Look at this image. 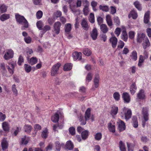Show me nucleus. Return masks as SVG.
<instances>
[{
  "label": "nucleus",
  "instance_id": "obj_1",
  "mask_svg": "<svg viewBox=\"0 0 151 151\" xmlns=\"http://www.w3.org/2000/svg\"><path fill=\"white\" fill-rule=\"evenodd\" d=\"M137 41L138 42L140 43L143 41L142 46L143 48L145 50L147 47L150 45V43L148 37L146 36L143 33L142 34H138Z\"/></svg>",
  "mask_w": 151,
  "mask_h": 151
},
{
  "label": "nucleus",
  "instance_id": "obj_2",
  "mask_svg": "<svg viewBox=\"0 0 151 151\" xmlns=\"http://www.w3.org/2000/svg\"><path fill=\"white\" fill-rule=\"evenodd\" d=\"M148 109L147 107H143L142 110V114L144 120L142 121V126L143 127H145L146 122L148 120L149 114Z\"/></svg>",
  "mask_w": 151,
  "mask_h": 151
},
{
  "label": "nucleus",
  "instance_id": "obj_3",
  "mask_svg": "<svg viewBox=\"0 0 151 151\" xmlns=\"http://www.w3.org/2000/svg\"><path fill=\"white\" fill-rule=\"evenodd\" d=\"M123 110L124 111V115L122 112H121V116L122 119L124 118L126 121H128L130 119L132 116V111L130 109H127L126 107H124L123 109Z\"/></svg>",
  "mask_w": 151,
  "mask_h": 151
},
{
  "label": "nucleus",
  "instance_id": "obj_4",
  "mask_svg": "<svg viewBox=\"0 0 151 151\" xmlns=\"http://www.w3.org/2000/svg\"><path fill=\"white\" fill-rule=\"evenodd\" d=\"M3 58L5 60H7L12 58L14 56V52L10 49H7L4 51Z\"/></svg>",
  "mask_w": 151,
  "mask_h": 151
},
{
  "label": "nucleus",
  "instance_id": "obj_5",
  "mask_svg": "<svg viewBox=\"0 0 151 151\" xmlns=\"http://www.w3.org/2000/svg\"><path fill=\"white\" fill-rule=\"evenodd\" d=\"M61 65L60 63H58L53 66L51 70V75L52 76H54L58 74V72Z\"/></svg>",
  "mask_w": 151,
  "mask_h": 151
},
{
  "label": "nucleus",
  "instance_id": "obj_6",
  "mask_svg": "<svg viewBox=\"0 0 151 151\" xmlns=\"http://www.w3.org/2000/svg\"><path fill=\"white\" fill-rule=\"evenodd\" d=\"M19 24H21L23 25V27L22 28H27L28 27L29 24L27 20L23 16L19 15Z\"/></svg>",
  "mask_w": 151,
  "mask_h": 151
},
{
  "label": "nucleus",
  "instance_id": "obj_7",
  "mask_svg": "<svg viewBox=\"0 0 151 151\" xmlns=\"http://www.w3.org/2000/svg\"><path fill=\"white\" fill-rule=\"evenodd\" d=\"M150 19V12L147 11L145 13L144 17V22L145 24H147L148 27L151 26V23L149 22Z\"/></svg>",
  "mask_w": 151,
  "mask_h": 151
},
{
  "label": "nucleus",
  "instance_id": "obj_8",
  "mask_svg": "<svg viewBox=\"0 0 151 151\" xmlns=\"http://www.w3.org/2000/svg\"><path fill=\"white\" fill-rule=\"evenodd\" d=\"M61 24L59 22H55L53 25V32L56 34H58L60 31V28Z\"/></svg>",
  "mask_w": 151,
  "mask_h": 151
},
{
  "label": "nucleus",
  "instance_id": "obj_9",
  "mask_svg": "<svg viewBox=\"0 0 151 151\" xmlns=\"http://www.w3.org/2000/svg\"><path fill=\"white\" fill-rule=\"evenodd\" d=\"M82 54L81 52H78L75 51L73 53V57L74 60H80L82 59Z\"/></svg>",
  "mask_w": 151,
  "mask_h": 151
},
{
  "label": "nucleus",
  "instance_id": "obj_10",
  "mask_svg": "<svg viewBox=\"0 0 151 151\" xmlns=\"http://www.w3.org/2000/svg\"><path fill=\"white\" fill-rule=\"evenodd\" d=\"M117 123L118 124L119 129L120 132L123 131L125 129V126L124 122L119 119L118 120Z\"/></svg>",
  "mask_w": 151,
  "mask_h": 151
},
{
  "label": "nucleus",
  "instance_id": "obj_11",
  "mask_svg": "<svg viewBox=\"0 0 151 151\" xmlns=\"http://www.w3.org/2000/svg\"><path fill=\"white\" fill-rule=\"evenodd\" d=\"M81 24L82 28L85 30L87 31L88 29L89 26L87 22L85 19H83L82 20Z\"/></svg>",
  "mask_w": 151,
  "mask_h": 151
},
{
  "label": "nucleus",
  "instance_id": "obj_12",
  "mask_svg": "<svg viewBox=\"0 0 151 151\" xmlns=\"http://www.w3.org/2000/svg\"><path fill=\"white\" fill-rule=\"evenodd\" d=\"M122 98L124 102L128 103L130 102V96L128 93L127 92L124 93L122 94Z\"/></svg>",
  "mask_w": 151,
  "mask_h": 151
},
{
  "label": "nucleus",
  "instance_id": "obj_13",
  "mask_svg": "<svg viewBox=\"0 0 151 151\" xmlns=\"http://www.w3.org/2000/svg\"><path fill=\"white\" fill-rule=\"evenodd\" d=\"M110 42L111 43L112 46L113 48H115L116 47L117 39L115 37H111L109 39Z\"/></svg>",
  "mask_w": 151,
  "mask_h": 151
},
{
  "label": "nucleus",
  "instance_id": "obj_14",
  "mask_svg": "<svg viewBox=\"0 0 151 151\" xmlns=\"http://www.w3.org/2000/svg\"><path fill=\"white\" fill-rule=\"evenodd\" d=\"M106 21L108 25L111 28L112 27L113 22L110 15H108L106 17Z\"/></svg>",
  "mask_w": 151,
  "mask_h": 151
},
{
  "label": "nucleus",
  "instance_id": "obj_15",
  "mask_svg": "<svg viewBox=\"0 0 151 151\" xmlns=\"http://www.w3.org/2000/svg\"><path fill=\"white\" fill-rule=\"evenodd\" d=\"M100 29L104 33H106L108 30L109 29L107 25L105 24H102L100 25Z\"/></svg>",
  "mask_w": 151,
  "mask_h": 151
},
{
  "label": "nucleus",
  "instance_id": "obj_16",
  "mask_svg": "<svg viewBox=\"0 0 151 151\" xmlns=\"http://www.w3.org/2000/svg\"><path fill=\"white\" fill-rule=\"evenodd\" d=\"M98 34L96 29V28H94L91 34V36L93 40H95L96 39Z\"/></svg>",
  "mask_w": 151,
  "mask_h": 151
},
{
  "label": "nucleus",
  "instance_id": "obj_17",
  "mask_svg": "<svg viewBox=\"0 0 151 151\" xmlns=\"http://www.w3.org/2000/svg\"><path fill=\"white\" fill-rule=\"evenodd\" d=\"M118 110L117 107L115 106H112L110 111V114L112 116H114L117 113Z\"/></svg>",
  "mask_w": 151,
  "mask_h": 151
},
{
  "label": "nucleus",
  "instance_id": "obj_18",
  "mask_svg": "<svg viewBox=\"0 0 151 151\" xmlns=\"http://www.w3.org/2000/svg\"><path fill=\"white\" fill-rule=\"evenodd\" d=\"M137 97L139 99H145V96L144 90H141L137 95Z\"/></svg>",
  "mask_w": 151,
  "mask_h": 151
},
{
  "label": "nucleus",
  "instance_id": "obj_19",
  "mask_svg": "<svg viewBox=\"0 0 151 151\" xmlns=\"http://www.w3.org/2000/svg\"><path fill=\"white\" fill-rule=\"evenodd\" d=\"M30 140V138L26 136H24L22 138L21 143L22 144L26 145Z\"/></svg>",
  "mask_w": 151,
  "mask_h": 151
},
{
  "label": "nucleus",
  "instance_id": "obj_20",
  "mask_svg": "<svg viewBox=\"0 0 151 151\" xmlns=\"http://www.w3.org/2000/svg\"><path fill=\"white\" fill-rule=\"evenodd\" d=\"M137 89V87L135 83H133L131 86L130 88V91L131 93L133 95L135 92V91Z\"/></svg>",
  "mask_w": 151,
  "mask_h": 151
},
{
  "label": "nucleus",
  "instance_id": "obj_21",
  "mask_svg": "<svg viewBox=\"0 0 151 151\" xmlns=\"http://www.w3.org/2000/svg\"><path fill=\"white\" fill-rule=\"evenodd\" d=\"M91 117V109L88 108L86 110L85 114V119L88 121L90 119Z\"/></svg>",
  "mask_w": 151,
  "mask_h": 151
},
{
  "label": "nucleus",
  "instance_id": "obj_22",
  "mask_svg": "<svg viewBox=\"0 0 151 151\" xmlns=\"http://www.w3.org/2000/svg\"><path fill=\"white\" fill-rule=\"evenodd\" d=\"M99 75H96L95 76V78L94 79V86L96 88H97L99 86Z\"/></svg>",
  "mask_w": 151,
  "mask_h": 151
},
{
  "label": "nucleus",
  "instance_id": "obj_23",
  "mask_svg": "<svg viewBox=\"0 0 151 151\" xmlns=\"http://www.w3.org/2000/svg\"><path fill=\"white\" fill-rule=\"evenodd\" d=\"M10 18V15L9 14H4L0 17V20L2 21H5Z\"/></svg>",
  "mask_w": 151,
  "mask_h": 151
},
{
  "label": "nucleus",
  "instance_id": "obj_24",
  "mask_svg": "<svg viewBox=\"0 0 151 151\" xmlns=\"http://www.w3.org/2000/svg\"><path fill=\"white\" fill-rule=\"evenodd\" d=\"M24 131L27 133H30L32 129V127L28 124H26L24 127Z\"/></svg>",
  "mask_w": 151,
  "mask_h": 151
},
{
  "label": "nucleus",
  "instance_id": "obj_25",
  "mask_svg": "<svg viewBox=\"0 0 151 151\" xmlns=\"http://www.w3.org/2000/svg\"><path fill=\"white\" fill-rule=\"evenodd\" d=\"M128 36L127 33L125 30H123L122 32L121 38L124 41H127L128 39Z\"/></svg>",
  "mask_w": 151,
  "mask_h": 151
},
{
  "label": "nucleus",
  "instance_id": "obj_26",
  "mask_svg": "<svg viewBox=\"0 0 151 151\" xmlns=\"http://www.w3.org/2000/svg\"><path fill=\"white\" fill-rule=\"evenodd\" d=\"M66 148L69 150H71L73 147V145L70 141H68L66 142Z\"/></svg>",
  "mask_w": 151,
  "mask_h": 151
},
{
  "label": "nucleus",
  "instance_id": "obj_27",
  "mask_svg": "<svg viewBox=\"0 0 151 151\" xmlns=\"http://www.w3.org/2000/svg\"><path fill=\"white\" fill-rule=\"evenodd\" d=\"M88 135V132L87 130H85L83 131L81 133L82 138L83 139L85 140L86 139Z\"/></svg>",
  "mask_w": 151,
  "mask_h": 151
},
{
  "label": "nucleus",
  "instance_id": "obj_28",
  "mask_svg": "<svg viewBox=\"0 0 151 151\" xmlns=\"http://www.w3.org/2000/svg\"><path fill=\"white\" fill-rule=\"evenodd\" d=\"M1 146L2 149L3 150L7 149L8 147V144L7 142L5 139H4L1 142Z\"/></svg>",
  "mask_w": 151,
  "mask_h": 151
},
{
  "label": "nucleus",
  "instance_id": "obj_29",
  "mask_svg": "<svg viewBox=\"0 0 151 151\" xmlns=\"http://www.w3.org/2000/svg\"><path fill=\"white\" fill-rule=\"evenodd\" d=\"M59 119V116L58 114L56 113L55 115L51 117V120L54 122H58Z\"/></svg>",
  "mask_w": 151,
  "mask_h": 151
},
{
  "label": "nucleus",
  "instance_id": "obj_30",
  "mask_svg": "<svg viewBox=\"0 0 151 151\" xmlns=\"http://www.w3.org/2000/svg\"><path fill=\"white\" fill-rule=\"evenodd\" d=\"M2 127L3 129L5 131H8L9 130L8 124L6 122H3L2 124Z\"/></svg>",
  "mask_w": 151,
  "mask_h": 151
},
{
  "label": "nucleus",
  "instance_id": "obj_31",
  "mask_svg": "<svg viewBox=\"0 0 151 151\" xmlns=\"http://www.w3.org/2000/svg\"><path fill=\"white\" fill-rule=\"evenodd\" d=\"M108 127L110 132L113 133L115 132V126L114 125H112L111 123H109L108 124Z\"/></svg>",
  "mask_w": 151,
  "mask_h": 151
},
{
  "label": "nucleus",
  "instance_id": "obj_32",
  "mask_svg": "<svg viewBox=\"0 0 151 151\" xmlns=\"http://www.w3.org/2000/svg\"><path fill=\"white\" fill-rule=\"evenodd\" d=\"M143 57L142 55H140L139 57L138 63V66L139 67H141L143 65L144 60Z\"/></svg>",
  "mask_w": 151,
  "mask_h": 151
},
{
  "label": "nucleus",
  "instance_id": "obj_33",
  "mask_svg": "<svg viewBox=\"0 0 151 151\" xmlns=\"http://www.w3.org/2000/svg\"><path fill=\"white\" fill-rule=\"evenodd\" d=\"M83 53L84 55L88 56L91 54V52L88 48H86L83 49Z\"/></svg>",
  "mask_w": 151,
  "mask_h": 151
},
{
  "label": "nucleus",
  "instance_id": "obj_34",
  "mask_svg": "<svg viewBox=\"0 0 151 151\" xmlns=\"http://www.w3.org/2000/svg\"><path fill=\"white\" fill-rule=\"evenodd\" d=\"M132 121L134 127L137 128L138 126V123L137 117L135 116H133L132 119Z\"/></svg>",
  "mask_w": 151,
  "mask_h": 151
},
{
  "label": "nucleus",
  "instance_id": "obj_35",
  "mask_svg": "<svg viewBox=\"0 0 151 151\" xmlns=\"http://www.w3.org/2000/svg\"><path fill=\"white\" fill-rule=\"evenodd\" d=\"M51 27L50 26L48 25H46L43 28H42V35L41 37H42V34H44L46 31H49Z\"/></svg>",
  "mask_w": 151,
  "mask_h": 151
},
{
  "label": "nucleus",
  "instance_id": "obj_36",
  "mask_svg": "<svg viewBox=\"0 0 151 151\" xmlns=\"http://www.w3.org/2000/svg\"><path fill=\"white\" fill-rule=\"evenodd\" d=\"M72 67V65L71 63H67L65 65L63 69L65 71H68L71 70Z\"/></svg>",
  "mask_w": 151,
  "mask_h": 151
},
{
  "label": "nucleus",
  "instance_id": "obj_37",
  "mask_svg": "<svg viewBox=\"0 0 151 151\" xmlns=\"http://www.w3.org/2000/svg\"><path fill=\"white\" fill-rule=\"evenodd\" d=\"M63 143L60 144L58 141H57L55 142V145L56 148L55 151H60V147L61 145H63Z\"/></svg>",
  "mask_w": 151,
  "mask_h": 151
},
{
  "label": "nucleus",
  "instance_id": "obj_38",
  "mask_svg": "<svg viewBox=\"0 0 151 151\" xmlns=\"http://www.w3.org/2000/svg\"><path fill=\"white\" fill-rule=\"evenodd\" d=\"M14 67V64H11L10 66H7L10 75L13 74V69Z\"/></svg>",
  "mask_w": 151,
  "mask_h": 151
},
{
  "label": "nucleus",
  "instance_id": "obj_39",
  "mask_svg": "<svg viewBox=\"0 0 151 151\" xmlns=\"http://www.w3.org/2000/svg\"><path fill=\"white\" fill-rule=\"evenodd\" d=\"M0 68L4 75L6 76V70L5 67L4 63H3L0 64Z\"/></svg>",
  "mask_w": 151,
  "mask_h": 151
},
{
  "label": "nucleus",
  "instance_id": "obj_40",
  "mask_svg": "<svg viewBox=\"0 0 151 151\" xmlns=\"http://www.w3.org/2000/svg\"><path fill=\"white\" fill-rule=\"evenodd\" d=\"M37 60L36 57H33L31 58L29 61V63L31 65H33L37 63Z\"/></svg>",
  "mask_w": 151,
  "mask_h": 151
},
{
  "label": "nucleus",
  "instance_id": "obj_41",
  "mask_svg": "<svg viewBox=\"0 0 151 151\" xmlns=\"http://www.w3.org/2000/svg\"><path fill=\"white\" fill-rule=\"evenodd\" d=\"M24 67L25 71L27 73H29L31 70V67L27 64H25Z\"/></svg>",
  "mask_w": 151,
  "mask_h": 151
},
{
  "label": "nucleus",
  "instance_id": "obj_42",
  "mask_svg": "<svg viewBox=\"0 0 151 151\" xmlns=\"http://www.w3.org/2000/svg\"><path fill=\"white\" fill-rule=\"evenodd\" d=\"M7 7L4 4H2L0 6V12L2 13L5 12L7 10Z\"/></svg>",
  "mask_w": 151,
  "mask_h": 151
},
{
  "label": "nucleus",
  "instance_id": "obj_43",
  "mask_svg": "<svg viewBox=\"0 0 151 151\" xmlns=\"http://www.w3.org/2000/svg\"><path fill=\"white\" fill-rule=\"evenodd\" d=\"M71 29V26L70 24L68 23L66 24L65 27V32H70Z\"/></svg>",
  "mask_w": 151,
  "mask_h": 151
},
{
  "label": "nucleus",
  "instance_id": "obj_44",
  "mask_svg": "<svg viewBox=\"0 0 151 151\" xmlns=\"http://www.w3.org/2000/svg\"><path fill=\"white\" fill-rule=\"evenodd\" d=\"M119 144L120 150L121 151H126L124 144L122 141L119 142Z\"/></svg>",
  "mask_w": 151,
  "mask_h": 151
},
{
  "label": "nucleus",
  "instance_id": "obj_45",
  "mask_svg": "<svg viewBox=\"0 0 151 151\" xmlns=\"http://www.w3.org/2000/svg\"><path fill=\"white\" fill-rule=\"evenodd\" d=\"M130 15L132 17V18L134 19H136L137 17V13L134 11H132L131 12L130 15L129 14L128 15L129 18H130Z\"/></svg>",
  "mask_w": 151,
  "mask_h": 151
},
{
  "label": "nucleus",
  "instance_id": "obj_46",
  "mask_svg": "<svg viewBox=\"0 0 151 151\" xmlns=\"http://www.w3.org/2000/svg\"><path fill=\"white\" fill-rule=\"evenodd\" d=\"M36 25L37 27L40 30H41L42 29V27L43 26V23L41 21H38Z\"/></svg>",
  "mask_w": 151,
  "mask_h": 151
},
{
  "label": "nucleus",
  "instance_id": "obj_47",
  "mask_svg": "<svg viewBox=\"0 0 151 151\" xmlns=\"http://www.w3.org/2000/svg\"><path fill=\"white\" fill-rule=\"evenodd\" d=\"M88 20L89 21L92 23H93L95 22L94 16L93 13H90Z\"/></svg>",
  "mask_w": 151,
  "mask_h": 151
},
{
  "label": "nucleus",
  "instance_id": "obj_48",
  "mask_svg": "<svg viewBox=\"0 0 151 151\" xmlns=\"http://www.w3.org/2000/svg\"><path fill=\"white\" fill-rule=\"evenodd\" d=\"M113 97L116 101H118L120 99V95L119 93L115 92L113 94Z\"/></svg>",
  "mask_w": 151,
  "mask_h": 151
},
{
  "label": "nucleus",
  "instance_id": "obj_49",
  "mask_svg": "<svg viewBox=\"0 0 151 151\" xmlns=\"http://www.w3.org/2000/svg\"><path fill=\"white\" fill-rule=\"evenodd\" d=\"M114 22L116 23V25L117 26H119L120 23V20L119 17L117 16H115L114 17Z\"/></svg>",
  "mask_w": 151,
  "mask_h": 151
},
{
  "label": "nucleus",
  "instance_id": "obj_50",
  "mask_svg": "<svg viewBox=\"0 0 151 151\" xmlns=\"http://www.w3.org/2000/svg\"><path fill=\"white\" fill-rule=\"evenodd\" d=\"M35 130L34 132H35V135L36 134L38 130H40L41 129V127L40 125L39 124H36L35 125L34 127Z\"/></svg>",
  "mask_w": 151,
  "mask_h": 151
},
{
  "label": "nucleus",
  "instance_id": "obj_51",
  "mask_svg": "<svg viewBox=\"0 0 151 151\" xmlns=\"http://www.w3.org/2000/svg\"><path fill=\"white\" fill-rule=\"evenodd\" d=\"M131 57H132V59L133 60L136 61L137 60V52L135 51H134L132 52Z\"/></svg>",
  "mask_w": 151,
  "mask_h": 151
},
{
  "label": "nucleus",
  "instance_id": "obj_52",
  "mask_svg": "<svg viewBox=\"0 0 151 151\" xmlns=\"http://www.w3.org/2000/svg\"><path fill=\"white\" fill-rule=\"evenodd\" d=\"M42 15L43 12L42 11L40 10L38 11L36 14L37 18L38 19H41L42 17Z\"/></svg>",
  "mask_w": 151,
  "mask_h": 151
},
{
  "label": "nucleus",
  "instance_id": "obj_53",
  "mask_svg": "<svg viewBox=\"0 0 151 151\" xmlns=\"http://www.w3.org/2000/svg\"><path fill=\"white\" fill-rule=\"evenodd\" d=\"M99 9L103 11L108 12L109 9L108 7L107 6H102L100 5L99 7Z\"/></svg>",
  "mask_w": 151,
  "mask_h": 151
},
{
  "label": "nucleus",
  "instance_id": "obj_54",
  "mask_svg": "<svg viewBox=\"0 0 151 151\" xmlns=\"http://www.w3.org/2000/svg\"><path fill=\"white\" fill-rule=\"evenodd\" d=\"M77 6L75 5L73 6L72 5H70V9H71V11L73 13H76L78 11V10L77 9Z\"/></svg>",
  "mask_w": 151,
  "mask_h": 151
},
{
  "label": "nucleus",
  "instance_id": "obj_55",
  "mask_svg": "<svg viewBox=\"0 0 151 151\" xmlns=\"http://www.w3.org/2000/svg\"><path fill=\"white\" fill-rule=\"evenodd\" d=\"M79 121L81 125H85L86 124L87 121L85 119H84V118L82 116H80Z\"/></svg>",
  "mask_w": 151,
  "mask_h": 151
},
{
  "label": "nucleus",
  "instance_id": "obj_56",
  "mask_svg": "<svg viewBox=\"0 0 151 151\" xmlns=\"http://www.w3.org/2000/svg\"><path fill=\"white\" fill-rule=\"evenodd\" d=\"M135 7L139 11L141 10L142 9L141 4L138 1H135L134 3Z\"/></svg>",
  "mask_w": 151,
  "mask_h": 151
},
{
  "label": "nucleus",
  "instance_id": "obj_57",
  "mask_svg": "<svg viewBox=\"0 0 151 151\" xmlns=\"http://www.w3.org/2000/svg\"><path fill=\"white\" fill-rule=\"evenodd\" d=\"M47 130L45 129L42 132V137L43 138L46 139L47 137Z\"/></svg>",
  "mask_w": 151,
  "mask_h": 151
},
{
  "label": "nucleus",
  "instance_id": "obj_58",
  "mask_svg": "<svg viewBox=\"0 0 151 151\" xmlns=\"http://www.w3.org/2000/svg\"><path fill=\"white\" fill-rule=\"evenodd\" d=\"M69 131L70 134L74 135L75 134V129L73 127H71L69 129Z\"/></svg>",
  "mask_w": 151,
  "mask_h": 151
},
{
  "label": "nucleus",
  "instance_id": "obj_59",
  "mask_svg": "<svg viewBox=\"0 0 151 151\" xmlns=\"http://www.w3.org/2000/svg\"><path fill=\"white\" fill-rule=\"evenodd\" d=\"M102 137V134L101 133H98L96 134L95 136V138L96 140H99Z\"/></svg>",
  "mask_w": 151,
  "mask_h": 151
},
{
  "label": "nucleus",
  "instance_id": "obj_60",
  "mask_svg": "<svg viewBox=\"0 0 151 151\" xmlns=\"http://www.w3.org/2000/svg\"><path fill=\"white\" fill-rule=\"evenodd\" d=\"M34 4L36 5H42V0H33Z\"/></svg>",
  "mask_w": 151,
  "mask_h": 151
},
{
  "label": "nucleus",
  "instance_id": "obj_61",
  "mask_svg": "<svg viewBox=\"0 0 151 151\" xmlns=\"http://www.w3.org/2000/svg\"><path fill=\"white\" fill-rule=\"evenodd\" d=\"M127 146L128 151H133V145L130 143H127Z\"/></svg>",
  "mask_w": 151,
  "mask_h": 151
},
{
  "label": "nucleus",
  "instance_id": "obj_62",
  "mask_svg": "<svg viewBox=\"0 0 151 151\" xmlns=\"http://www.w3.org/2000/svg\"><path fill=\"white\" fill-rule=\"evenodd\" d=\"M83 12L84 14L86 16L88 14V6H86L84 8L83 10Z\"/></svg>",
  "mask_w": 151,
  "mask_h": 151
},
{
  "label": "nucleus",
  "instance_id": "obj_63",
  "mask_svg": "<svg viewBox=\"0 0 151 151\" xmlns=\"http://www.w3.org/2000/svg\"><path fill=\"white\" fill-rule=\"evenodd\" d=\"M135 33L133 31H130L129 33V38L132 39H133Z\"/></svg>",
  "mask_w": 151,
  "mask_h": 151
},
{
  "label": "nucleus",
  "instance_id": "obj_64",
  "mask_svg": "<svg viewBox=\"0 0 151 151\" xmlns=\"http://www.w3.org/2000/svg\"><path fill=\"white\" fill-rule=\"evenodd\" d=\"M92 76L91 73H88L86 78V81H88V82L91 81L92 79Z\"/></svg>",
  "mask_w": 151,
  "mask_h": 151
}]
</instances>
